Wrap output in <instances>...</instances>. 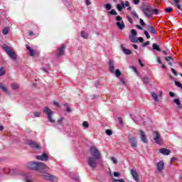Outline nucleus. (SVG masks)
<instances>
[{
  "instance_id": "nucleus-22",
  "label": "nucleus",
  "mask_w": 182,
  "mask_h": 182,
  "mask_svg": "<svg viewBox=\"0 0 182 182\" xmlns=\"http://www.w3.org/2000/svg\"><path fill=\"white\" fill-rule=\"evenodd\" d=\"M123 8H124V1H122L120 4L117 5V9H118L119 12H122Z\"/></svg>"
},
{
  "instance_id": "nucleus-7",
  "label": "nucleus",
  "mask_w": 182,
  "mask_h": 182,
  "mask_svg": "<svg viewBox=\"0 0 182 182\" xmlns=\"http://www.w3.org/2000/svg\"><path fill=\"white\" fill-rule=\"evenodd\" d=\"M128 140L132 147H137V140L136 138H134V136H133V135H132V134H128Z\"/></svg>"
},
{
  "instance_id": "nucleus-12",
  "label": "nucleus",
  "mask_w": 182,
  "mask_h": 182,
  "mask_svg": "<svg viewBox=\"0 0 182 182\" xmlns=\"http://www.w3.org/2000/svg\"><path fill=\"white\" fill-rule=\"evenodd\" d=\"M36 160H41V161H48V154L44 153L42 155L36 156Z\"/></svg>"
},
{
  "instance_id": "nucleus-42",
  "label": "nucleus",
  "mask_w": 182,
  "mask_h": 182,
  "mask_svg": "<svg viewBox=\"0 0 182 182\" xmlns=\"http://www.w3.org/2000/svg\"><path fill=\"white\" fill-rule=\"evenodd\" d=\"M82 126L83 127H85V129H87V127H89V123H87V122L85 121L82 123Z\"/></svg>"
},
{
  "instance_id": "nucleus-4",
  "label": "nucleus",
  "mask_w": 182,
  "mask_h": 182,
  "mask_svg": "<svg viewBox=\"0 0 182 182\" xmlns=\"http://www.w3.org/2000/svg\"><path fill=\"white\" fill-rule=\"evenodd\" d=\"M2 48L5 52H6L7 55L11 58V59H13V60H16V53H15V51L12 50V48L8 46L6 44H4L2 46Z\"/></svg>"
},
{
  "instance_id": "nucleus-19",
  "label": "nucleus",
  "mask_w": 182,
  "mask_h": 182,
  "mask_svg": "<svg viewBox=\"0 0 182 182\" xmlns=\"http://www.w3.org/2000/svg\"><path fill=\"white\" fill-rule=\"evenodd\" d=\"M109 69L111 73H114V63H113V60H109Z\"/></svg>"
},
{
  "instance_id": "nucleus-64",
  "label": "nucleus",
  "mask_w": 182,
  "mask_h": 182,
  "mask_svg": "<svg viewBox=\"0 0 182 182\" xmlns=\"http://www.w3.org/2000/svg\"><path fill=\"white\" fill-rule=\"evenodd\" d=\"M118 182H126L124 178L118 179Z\"/></svg>"
},
{
  "instance_id": "nucleus-1",
  "label": "nucleus",
  "mask_w": 182,
  "mask_h": 182,
  "mask_svg": "<svg viewBox=\"0 0 182 182\" xmlns=\"http://www.w3.org/2000/svg\"><path fill=\"white\" fill-rule=\"evenodd\" d=\"M90 154L91 156L87 158V164L90 166V168L95 170V168L97 167L99 160L102 159V154H100V151H99V149L96 148V146H91Z\"/></svg>"
},
{
  "instance_id": "nucleus-43",
  "label": "nucleus",
  "mask_w": 182,
  "mask_h": 182,
  "mask_svg": "<svg viewBox=\"0 0 182 182\" xmlns=\"http://www.w3.org/2000/svg\"><path fill=\"white\" fill-rule=\"evenodd\" d=\"M171 70L172 72V73H173V75H175V76H177L178 75V73H177V71L176 70V69L174 68H171Z\"/></svg>"
},
{
  "instance_id": "nucleus-25",
  "label": "nucleus",
  "mask_w": 182,
  "mask_h": 182,
  "mask_svg": "<svg viewBox=\"0 0 182 182\" xmlns=\"http://www.w3.org/2000/svg\"><path fill=\"white\" fill-rule=\"evenodd\" d=\"M152 48H153L154 50H157L158 52H161L160 47L156 43L152 44Z\"/></svg>"
},
{
  "instance_id": "nucleus-41",
  "label": "nucleus",
  "mask_w": 182,
  "mask_h": 182,
  "mask_svg": "<svg viewBox=\"0 0 182 182\" xmlns=\"http://www.w3.org/2000/svg\"><path fill=\"white\" fill-rule=\"evenodd\" d=\"M165 60H166V62H170V60H173V58L170 56H165Z\"/></svg>"
},
{
  "instance_id": "nucleus-8",
  "label": "nucleus",
  "mask_w": 182,
  "mask_h": 182,
  "mask_svg": "<svg viewBox=\"0 0 182 182\" xmlns=\"http://www.w3.org/2000/svg\"><path fill=\"white\" fill-rule=\"evenodd\" d=\"M26 144H28V146H30V147H32L33 149H36L37 150L41 149V145H39V144H37L34 141L27 140Z\"/></svg>"
},
{
  "instance_id": "nucleus-38",
  "label": "nucleus",
  "mask_w": 182,
  "mask_h": 182,
  "mask_svg": "<svg viewBox=\"0 0 182 182\" xmlns=\"http://www.w3.org/2000/svg\"><path fill=\"white\" fill-rule=\"evenodd\" d=\"M34 116L35 117H41V116H42V112H34Z\"/></svg>"
},
{
  "instance_id": "nucleus-56",
  "label": "nucleus",
  "mask_w": 182,
  "mask_h": 182,
  "mask_svg": "<svg viewBox=\"0 0 182 182\" xmlns=\"http://www.w3.org/2000/svg\"><path fill=\"white\" fill-rule=\"evenodd\" d=\"M119 176H120V173H119V172H114V177H119Z\"/></svg>"
},
{
  "instance_id": "nucleus-9",
  "label": "nucleus",
  "mask_w": 182,
  "mask_h": 182,
  "mask_svg": "<svg viewBox=\"0 0 182 182\" xmlns=\"http://www.w3.org/2000/svg\"><path fill=\"white\" fill-rule=\"evenodd\" d=\"M43 177L45 180H48L49 181H58V177L51 175L50 173H46L43 175Z\"/></svg>"
},
{
  "instance_id": "nucleus-53",
  "label": "nucleus",
  "mask_w": 182,
  "mask_h": 182,
  "mask_svg": "<svg viewBox=\"0 0 182 182\" xmlns=\"http://www.w3.org/2000/svg\"><path fill=\"white\" fill-rule=\"evenodd\" d=\"M134 5H139L140 4V0H133Z\"/></svg>"
},
{
  "instance_id": "nucleus-58",
  "label": "nucleus",
  "mask_w": 182,
  "mask_h": 182,
  "mask_svg": "<svg viewBox=\"0 0 182 182\" xmlns=\"http://www.w3.org/2000/svg\"><path fill=\"white\" fill-rule=\"evenodd\" d=\"M118 122H119V123H120L121 124H123V119H122L121 117H118Z\"/></svg>"
},
{
  "instance_id": "nucleus-14",
  "label": "nucleus",
  "mask_w": 182,
  "mask_h": 182,
  "mask_svg": "<svg viewBox=\"0 0 182 182\" xmlns=\"http://www.w3.org/2000/svg\"><path fill=\"white\" fill-rule=\"evenodd\" d=\"M0 89L3 92H4V93H6V95H11V92L8 90V87H6V85H4V83H2V82H0Z\"/></svg>"
},
{
  "instance_id": "nucleus-21",
  "label": "nucleus",
  "mask_w": 182,
  "mask_h": 182,
  "mask_svg": "<svg viewBox=\"0 0 182 182\" xmlns=\"http://www.w3.org/2000/svg\"><path fill=\"white\" fill-rule=\"evenodd\" d=\"M121 49L125 55H132V50H129V49H127V48H126L123 46L121 47Z\"/></svg>"
},
{
  "instance_id": "nucleus-24",
  "label": "nucleus",
  "mask_w": 182,
  "mask_h": 182,
  "mask_svg": "<svg viewBox=\"0 0 182 182\" xmlns=\"http://www.w3.org/2000/svg\"><path fill=\"white\" fill-rule=\"evenodd\" d=\"M26 47L27 50L29 52L30 56H33L35 55V51H33V50H32V48L28 45H26Z\"/></svg>"
},
{
  "instance_id": "nucleus-60",
  "label": "nucleus",
  "mask_w": 182,
  "mask_h": 182,
  "mask_svg": "<svg viewBox=\"0 0 182 182\" xmlns=\"http://www.w3.org/2000/svg\"><path fill=\"white\" fill-rule=\"evenodd\" d=\"M119 80L122 85H126V82L124 81V80H123V78H120Z\"/></svg>"
},
{
  "instance_id": "nucleus-26",
  "label": "nucleus",
  "mask_w": 182,
  "mask_h": 182,
  "mask_svg": "<svg viewBox=\"0 0 182 182\" xmlns=\"http://www.w3.org/2000/svg\"><path fill=\"white\" fill-rule=\"evenodd\" d=\"M80 35L83 39H87L89 38V34L85 32V31H82Z\"/></svg>"
},
{
  "instance_id": "nucleus-44",
  "label": "nucleus",
  "mask_w": 182,
  "mask_h": 182,
  "mask_svg": "<svg viewBox=\"0 0 182 182\" xmlns=\"http://www.w3.org/2000/svg\"><path fill=\"white\" fill-rule=\"evenodd\" d=\"M112 130H110V129H107L106 130V134L107 136H112Z\"/></svg>"
},
{
  "instance_id": "nucleus-30",
  "label": "nucleus",
  "mask_w": 182,
  "mask_h": 182,
  "mask_svg": "<svg viewBox=\"0 0 182 182\" xmlns=\"http://www.w3.org/2000/svg\"><path fill=\"white\" fill-rule=\"evenodd\" d=\"M143 82L145 85H149V82H150V80H149V77L147 76L144 77Z\"/></svg>"
},
{
  "instance_id": "nucleus-49",
  "label": "nucleus",
  "mask_w": 182,
  "mask_h": 182,
  "mask_svg": "<svg viewBox=\"0 0 182 182\" xmlns=\"http://www.w3.org/2000/svg\"><path fill=\"white\" fill-rule=\"evenodd\" d=\"M174 82H175L176 86H177L178 87H181V83L178 82V81L175 80Z\"/></svg>"
},
{
  "instance_id": "nucleus-46",
  "label": "nucleus",
  "mask_w": 182,
  "mask_h": 182,
  "mask_svg": "<svg viewBox=\"0 0 182 182\" xmlns=\"http://www.w3.org/2000/svg\"><path fill=\"white\" fill-rule=\"evenodd\" d=\"M26 182H32V178L30 176H26Z\"/></svg>"
},
{
  "instance_id": "nucleus-50",
  "label": "nucleus",
  "mask_w": 182,
  "mask_h": 182,
  "mask_svg": "<svg viewBox=\"0 0 182 182\" xmlns=\"http://www.w3.org/2000/svg\"><path fill=\"white\" fill-rule=\"evenodd\" d=\"M58 123H59V124H62V123H63V117H61L60 119H58Z\"/></svg>"
},
{
  "instance_id": "nucleus-33",
  "label": "nucleus",
  "mask_w": 182,
  "mask_h": 182,
  "mask_svg": "<svg viewBox=\"0 0 182 182\" xmlns=\"http://www.w3.org/2000/svg\"><path fill=\"white\" fill-rule=\"evenodd\" d=\"M173 102L176 103V105H177L178 106H180V105H181V102L180 101V100L178 98H176Z\"/></svg>"
},
{
  "instance_id": "nucleus-54",
  "label": "nucleus",
  "mask_w": 182,
  "mask_h": 182,
  "mask_svg": "<svg viewBox=\"0 0 182 182\" xmlns=\"http://www.w3.org/2000/svg\"><path fill=\"white\" fill-rule=\"evenodd\" d=\"M127 19L129 23H133V19L132 18H130L129 16H127Z\"/></svg>"
},
{
  "instance_id": "nucleus-3",
  "label": "nucleus",
  "mask_w": 182,
  "mask_h": 182,
  "mask_svg": "<svg viewBox=\"0 0 182 182\" xmlns=\"http://www.w3.org/2000/svg\"><path fill=\"white\" fill-rule=\"evenodd\" d=\"M141 9L146 18H153V9L147 4H143Z\"/></svg>"
},
{
  "instance_id": "nucleus-35",
  "label": "nucleus",
  "mask_w": 182,
  "mask_h": 182,
  "mask_svg": "<svg viewBox=\"0 0 182 182\" xmlns=\"http://www.w3.org/2000/svg\"><path fill=\"white\" fill-rule=\"evenodd\" d=\"M5 75V68H0V76H4Z\"/></svg>"
},
{
  "instance_id": "nucleus-34",
  "label": "nucleus",
  "mask_w": 182,
  "mask_h": 182,
  "mask_svg": "<svg viewBox=\"0 0 182 182\" xmlns=\"http://www.w3.org/2000/svg\"><path fill=\"white\" fill-rule=\"evenodd\" d=\"M165 11L168 12V14H171L173 12V8L172 7H168L165 9Z\"/></svg>"
},
{
  "instance_id": "nucleus-5",
  "label": "nucleus",
  "mask_w": 182,
  "mask_h": 182,
  "mask_svg": "<svg viewBox=\"0 0 182 182\" xmlns=\"http://www.w3.org/2000/svg\"><path fill=\"white\" fill-rule=\"evenodd\" d=\"M115 21H117L116 25L120 31H123V29L126 28V26L124 25V22L123 21V18H122V16H117L115 17Z\"/></svg>"
},
{
  "instance_id": "nucleus-57",
  "label": "nucleus",
  "mask_w": 182,
  "mask_h": 182,
  "mask_svg": "<svg viewBox=\"0 0 182 182\" xmlns=\"http://www.w3.org/2000/svg\"><path fill=\"white\" fill-rule=\"evenodd\" d=\"M149 45H150V41H147V42L144 43L143 44V47L145 48V46H149Z\"/></svg>"
},
{
  "instance_id": "nucleus-62",
  "label": "nucleus",
  "mask_w": 182,
  "mask_h": 182,
  "mask_svg": "<svg viewBox=\"0 0 182 182\" xmlns=\"http://www.w3.org/2000/svg\"><path fill=\"white\" fill-rule=\"evenodd\" d=\"M136 41H139V42H143V38H141V37H139V38H138V39H136Z\"/></svg>"
},
{
  "instance_id": "nucleus-45",
  "label": "nucleus",
  "mask_w": 182,
  "mask_h": 182,
  "mask_svg": "<svg viewBox=\"0 0 182 182\" xmlns=\"http://www.w3.org/2000/svg\"><path fill=\"white\" fill-rule=\"evenodd\" d=\"M132 15L134 16V18H136V19H139V15L136 11H132Z\"/></svg>"
},
{
  "instance_id": "nucleus-31",
  "label": "nucleus",
  "mask_w": 182,
  "mask_h": 182,
  "mask_svg": "<svg viewBox=\"0 0 182 182\" xmlns=\"http://www.w3.org/2000/svg\"><path fill=\"white\" fill-rule=\"evenodd\" d=\"M175 4H176V6L178 8V9H181V5L179 4L180 0H173Z\"/></svg>"
},
{
  "instance_id": "nucleus-32",
  "label": "nucleus",
  "mask_w": 182,
  "mask_h": 182,
  "mask_svg": "<svg viewBox=\"0 0 182 182\" xmlns=\"http://www.w3.org/2000/svg\"><path fill=\"white\" fill-rule=\"evenodd\" d=\"M105 8L107 10V11H110V9H112V4H107L105 5Z\"/></svg>"
},
{
  "instance_id": "nucleus-6",
  "label": "nucleus",
  "mask_w": 182,
  "mask_h": 182,
  "mask_svg": "<svg viewBox=\"0 0 182 182\" xmlns=\"http://www.w3.org/2000/svg\"><path fill=\"white\" fill-rule=\"evenodd\" d=\"M43 112L48 116V122H50V123H55V119L52 118V116H53V111H51L49 107H46L43 108Z\"/></svg>"
},
{
  "instance_id": "nucleus-59",
  "label": "nucleus",
  "mask_w": 182,
  "mask_h": 182,
  "mask_svg": "<svg viewBox=\"0 0 182 182\" xmlns=\"http://www.w3.org/2000/svg\"><path fill=\"white\" fill-rule=\"evenodd\" d=\"M124 6H130V3L128 1H125Z\"/></svg>"
},
{
  "instance_id": "nucleus-15",
  "label": "nucleus",
  "mask_w": 182,
  "mask_h": 182,
  "mask_svg": "<svg viewBox=\"0 0 182 182\" xmlns=\"http://www.w3.org/2000/svg\"><path fill=\"white\" fill-rule=\"evenodd\" d=\"M140 137L141 140L144 143H147L149 141L147 140V136H146V133H144L143 131H140Z\"/></svg>"
},
{
  "instance_id": "nucleus-10",
  "label": "nucleus",
  "mask_w": 182,
  "mask_h": 182,
  "mask_svg": "<svg viewBox=\"0 0 182 182\" xmlns=\"http://www.w3.org/2000/svg\"><path fill=\"white\" fill-rule=\"evenodd\" d=\"M154 134H155V136L154 137V140L156 144H160L161 143V136H160V134L158 132H154Z\"/></svg>"
},
{
  "instance_id": "nucleus-29",
  "label": "nucleus",
  "mask_w": 182,
  "mask_h": 182,
  "mask_svg": "<svg viewBox=\"0 0 182 182\" xmlns=\"http://www.w3.org/2000/svg\"><path fill=\"white\" fill-rule=\"evenodd\" d=\"M2 33L4 35H8V33H9V27L4 28Z\"/></svg>"
},
{
  "instance_id": "nucleus-17",
  "label": "nucleus",
  "mask_w": 182,
  "mask_h": 182,
  "mask_svg": "<svg viewBox=\"0 0 182 182\" xmlns=\"http://www.w3.org/2000/svg\"><path fill=\"white\" fill-rule=\"evenodd\" d=\"M65 53V45H62V46L57 51V56H62Z\"/></svg>"
},
{
  "instance_id": "nucleus-47",
  "label": "nucleus",
  "mask_w": 182,
  "mask_h": 182,
  "mask_svg": "<svg viewBox=\"0 0 182 182\" xmlns=\"http://www.w3.org/2000/svg\"><path fill=\"white\" fill-rule=\"evenodd\" d=\"M155 14V15H159V10L157 9H152V14Z\"/></svg>"
},
{
  "instance_id": "nucleus-61",
  "label": "nucleus",
  "mask_w": 182,
  "mask_h": 182,
  "mask_svg": "<svg viewBox=\"0 0 182 182\" xmlns=\"http://www.w3.org/2000/svg\"><path fill=\"white\" fill-rule=\"evenodd\" d=\"M169 96H171V97H174V96H175L174 92H169Z\"/></svg>"
},
{
  "instance_id": "nucleus-18",
  "label": "nucleus",
  "mask_w": 182,
  "mask_h": 182,
  "mask_svg": "<svg viewBox=\"0 0 182 182\" xmlns=\"http://www.w3.org/2000/svg\"><path fill=\"white\" fill-rule=\"evenodd\" d=\"M1 171L2 174H11V171H12V170L8 167H4L1 168Z\"/></svg>"
},
{
  "instance_id": "nucleus-20",
  "label": "nucleus",
  "mask_w": 182,
  "mask_h": 182,
  "mask_svg": "<svg viewBox=\"0 0 182 182\" xmlns=\"http://www.w3.org/2000/svg\"><path fill=\"white\" fill-rule=\"evenodd\" d=\"M148 31L150 32L152 35L157 36V31L154 29V27H153V25H151L148 27Z\"/></svg>"
},
{
  "instance_id": "nucleus-28",
  "label": "nucleus",
  "mask_w": 182,
  "mask_h": 182,
  "mask_svg": "<svg viewBox=\"0 0 182 182\" xmlns=\"http://www.w3.org/2000/svg\"><path fill=\"white\" fill-rule=\"evenodd\" d=\"M151 95L154 100H155V102H159V97L157 96L156 92H151Z\"/></svg>"
},
{
  "instance_id": "nucleus-11",
  "label": "nucleus",
  "mask_w": 182,
  "mask_h": 182,
  "mask_svg": "<svg viewBox=\"0 0 182 182\" xmlns=\"http://www.w3.org/2000/svg\"><path fill=\"white\" fill-rule=\"evenodd\" d=\"M156 166L159 173H161L164 170V162L163 161H159L156 163Z\"/></svg>"
},
{
  "instance_id": "nucleus-39",
  "label": "nucleus",
  "mask_w": 182,
  "mask_h": 182,
  "mask_svg": "<svg viewBox=\"0 0 182 182\" xmlns=\"http://www.w3.org/2000/svg\"><path fill=\"white\" fill-rule=\"evenodd\" d=\"M144 33L145 35V36L146 37V39H150V34H149V31H144Z\"/></svg>"
},
{
  "instance_id": "nucleus-37",
  "label": "nucleus",
  "mask_w": 182,
  "mask_h": 182,
  "mask_svg": "<svg viewBox=\"0 0 182 182\" xmlns=\"http://www.w3.org/2000/svg\"><path fill=\"white\" fill-rule=\"evenodd\" d=\"M114 73L117 77H119V76L122 75V73H120V70H118V69L114 71Z\"/></svg>"
},
{
  "instance_id": "nucleus-13",
  "label": "nucleus",
  "mask_w": 182,
  "mask_h": 182,
  "mask_svg": "<svg viewBox=\"0 0 182 182\" xmlns=\"http://www.w3.org/2000/svg\"><path fill=\"white\" fill-rule=\"evenodd\" d=\"M130 171L134 180H135V181L136 182H139V173H137V171L135 169H131Z\"/></svg>"
},
{
  "instance_id": "nucleus-40",
  "label": "nucleus",
  "mask_w": 182,
  "mask_h": 182,
  "mask_svg": "<svg viewBox=\"0 0 182 182\" xmlns=\"http://www.w3.org/2000/svg\"><path fill=\"white\" fill-rule=\"evenodd\" d=\"M131 33L133 36H136L137 35V31L135 29H132Z\"/></svg>"
},
{
  "instance_id": "nucleus-36",
  "label": "nucleus",
  "mask_w": 182,
  "mask_h": 182,
  "mask_svg": "<svg viewBox=\"0 0 182 182\" xmlns=\"http://www.w3.org/2000/svg\"><path fill=\"white\" fill-rule=\"evenodd\" d=\"M110 15H117V11L114 9H112L110 11L108 12Z\"/></svg>"
},
{
  "instance_id": "nucleus-16",
  "label": "nucleus",
  "mask_w": 182,
  "mask_h": 182,
  "mask_svg": "<svg viewBox=\"0 0 182 182\" xmlns=\"http://www.w3.org/2000/svg\"><path fill=\"white\" fill-rule=\"evenodd\" d=\"M159 152L161 153V154H164V156H168V154H170V153H171L170 149H166V148L161 149L159 150Z\"/></svg>"
},
{
  "instance_id": "nucleus-23",
  "label": "nucleus",
  "mask_w": 182,
  "mask_h": 182,
  "mask_svg": "<svg viewBox=\"0 0 182 182\" xmlns=\"http://www.w3.org/2000/svg\"><path fill=\"white\" fill-rule=\"evenodd\" d=\"M11 87L13 90H18V89H19V84L13 82L11 84Z\"/></svg>"
},
{
  "instance_id": "nucleus-63",
  "label": "nucleus",
  "mask_w": 182,
  "mask_h": 182,
  "mask_svg": "<svg viewBox=\"0 0 182 182\" xmlns=\"http://www.w3.org/2000/svg\"><path fill=\"white\" fill-rule=\"evenodd\" d=\"M53 105H55L57 106L58 107H60V104H59V102H53Z\"/></svg>"
},
{
  "instance_id": "nucleus-51",
  "label": "nucleus",
  "mask_w": 182,
  "mask_h": 182,
  "mask_svg": "<svg viewBox=\"0 0 182 182\" xmlns=\"http://www.w3.org/2000/svg\"><path fill=\"white\" fill-rule=\"evenodd\" d=\"M138 62H139L140 66H141V68H144V64H143L141 59H139Z\"/></svg>"
},
{
  "instance_id": "nucleus-52",
  "label": "nucleus",
  "mask_w": 182,
  "mask_h": 182,
  "mask_svg": "<svg viewBox=\"0 0 182 182\" xmlns=\"http://www.w3.org/2000/svg\"><path fill=\"white\" fill-rule=\"evenodd\" d=\"M139 22L142 26H144L146 23H144V21L143 19L140 18Z\"/></svg>"
},
{
  "instance_id": "nucleus-2",
  "label": "nucleus",
  "mask_w": 182,
  "mask_h": 182,
  "mask_svg": "<svg viewBox=\"0 0 182 182\" xmlns=\"http://www.w3.org/2000/svg\"><path fill=\"white\" fill-rule=\"evenodd\" d=\"M27 167L30 170H34L38 173H42L43 170H48V166L43 162L31 161L27 164Z\"/></svg>"
},
{
  "instance_id": "nucleus-48",
  "label": "nucleus",
  "mask_w": 182,
  "mask_h": 182,
  "mask_svg": "<svg viewBox=\"0 0 182 182\" xmlns=\"http://www.w3.org/2000/svg\"><path fill=\"white\" fill-rule=\"evenodd\" d=\"M111 160L114 163V164H116L117 163V159H116L115 157H112Z\"/></svg>"
},
{
  "instance_id": "nucleus-55",
  "label": "nucleus",
  "mask_w": 182,
  "mask_h": 182,
  "mask_svg": "<svg viewBox=\"0 0 182 182\" xmlns=\"http://www.w3.org/2000/svg\"><path fill=\"white\" fill-rule=\"evenodd\" d=\"M92 4V2H90V0H85V4L87 5V6H89V5H90Z\"/></svg>"
},
{
  "instance_id": "nucleus-27",
  "label": "nucleus",
  "mask_w": 182,
  "mask_h": 182,
  "mask_svg": "<svg viewBox=\"0 0 182 182\" xmlns=\"http://www.w3.org/2000/svg\"><path fill=\"white\" fill-rule=\"evenodd\" d=\"M129 40L131 41V42H133V43H137V39H136V36L130 35Z\"/></svg>"
}]
</instances>
